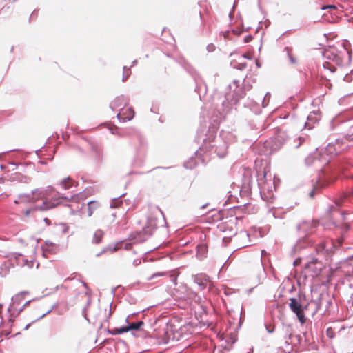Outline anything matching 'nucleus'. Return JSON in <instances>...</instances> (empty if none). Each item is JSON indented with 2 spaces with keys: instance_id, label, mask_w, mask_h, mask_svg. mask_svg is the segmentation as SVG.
<instances>
[{
  "instance_id": "12",
  "label": "nucleus",
  "mask_w": 353,
  "mask_h": 353,
  "mask_svg": "<svg viewBox=\"0 0 353 353\" xmlns=\"http://www.w3.org/2000/svg\"><path fill=\"white\" fill-rule=\"evenodd\" d=\"M320 120V116L318 111L311 112L307 117V121L305 123V128L312 130L314 128Z\"/></svg>"
},
{
  "instance_id": "54",
  "label": "nucleus",
  "mask_w": 353,
  "mask_h": 353,
  "mask_svg": "<svg viewBox=\"0 0 353 353\" xmlns=\"http://www.w3.org/2000/svg\"><path fill=\"white\" fill-rule=\"evenodd\" d=\"M297 246H299V248L302 247V245H301V241L298 242Z\"/></svg>"
},
{
  "instance_id": "5",
  "label": "nucleus",
  "mask_w": 353,
  "mask_h": 353,
  "mask_svg": "<svg viewBox=\"0 0 353 353\" xmlns=\"http://www.w3.org/2000/svg\"><path fill=\"white\" fill-rule=\"evenodd\" d=\"M26 294H28V292L23 291L12 297V301L8 308V313L9 314L8 322L11 326L14 321L16 318L15 314L19 309L17 307V305L21 304L22 301L24 299V295Z\"/></svg>"
},
{
  "instance_id": "45",
  "label": "nucleus",
  "mask_w": 353,
  "mask_h": 353,
  "mask_svg": "<svg viewBox=\"0 0 353 353\" xmlns=\"http://www.w3.org/2000/svg\"><path fill=\"white\" fill-rule=\"evenodd\" d=\"M251 40H252V37L251 36H248V37L245 38V43L250 42Z\"/></svg>"
},
{
  "instance_id": "2",
  "label": "nucleus",
  "mask_w": 353,
  "mask_h": 353,
  "mask_svg": "<svg viewBox=\"0 0 353 353\" xmlns=\"http://www.w3.org/2000/svg\"><path fill=\"white\" fill-rule=\"evenodd\" d=\"M197 141H203L201 150H213L219 157H224L227 154L228 145L221 138L216 137L213 132H210L208 137L203 138L199 134Z\"/></svg>"
},
{
  "instance_id": "13",
  "label": "nucleus",
  "mask_w": 353,
  "mask_h": 353,
  "mask_svg": "<svg viewBox=\"0 0 353 353\" xmlns=\"http://www.w3.org/2000/svg\"><path fill=\"white\" fill-rule=\"evenodd\" d=\"M193 281L194 283L197 285V289L201 291L206 288L209 277L204 274H197L193 276Z\"/></svg>"
},
{
  "instance_id": "49",
  "label": "nucleus",
  "mask_w": 353,
  "mask_h": 353,
  "mask_svg": "<svg viewBox=\"0 0 353 353\" xmlns=\"http://www.w3.org/2000/svg\"><path fill=\"white\" fill-rule=\"evenodd\" d=\"M61 288H65V289H66L67 288H66L65 286H64L63 285H60V286H57V290H58V289H61Z\"/></svg>"
},
{
  "instance_id": "17",
  "label": "nucleus",
  "mask_w": 353,
  "mask_h": 353,
  "mask_svg": "<svg viewBox=\"0 0 353 353\" xmlns=\"http://www.w3.org/2000/svg\"><path fill=\"white\" fill-rule=\"evenodd\" d=\"M317 156H318L317 154H310L305 159V163L307 165H314L315 166L319 165L321 159H318Z\"/></svg>"
},
{
  "instance_id": "31",
  "label": "nucleus",
  "mask_w": 353,
  "mask_h": 353,
  "mask_svg": "<svg viewBox=\"0 0 353 353\" xmlns=\"http://www.w3.org/2000/svg\"><path fill=\"white\" fill-rule=\"evenodd\" d=\"M243 86L245 92L250 90L252 88V84L250 83L248 79H244L243 81Z\"/></svg>"
},
{
  "instance_id": "15",
  "label": "nucleus",
  "mask_w": 353,
  "mask_h": 353,
  "mask_svg": "<svg viewBox=\"0 0 353 353\" xmlns=\"http://www.w3.org/2000/svg\"><path fill=\"white\" fill-rule=\"evenodd\" d=\"M252 177L249 171L245 172L243 175V180L241 185V192H248L251 188Z\"/></svg>"
},
{
  "instance_id": "6",
  "label": "nucleus",
  "mask_w": 353,
  "mask_h": 353,
  "mask_svg": "<svg viewBox=\"0 0 353 353\" xmlns=\"http://www.w3.org/2000/svg\"><path fill=\"white\" fill-rule=\"evenodd\" d=\"M335 179L336 177L332 176L330 174L327 173V171L321 172L318 177L316 183L314 185L313 190L310 192V196L313 197L316 191L327 186Z\"/></svg>"
},
{
  "instance_id": "16",
  "label": "nucleus",
  "mask_w": 353,
  "mask_h": 353,
  "mask_svg": "<svg viewBox=\"0 0 353 353\" xmlns=\"http://www.w3.org/2000/svg\"><path fill=\"white\" fill-rule=\"evenodd\" d=\"M61 188L63 190H69L75 187L74 181L70 177H66L59 182Z\"/></svg>"
},
{
  "instance_id": "61",
  "label": "nucleus",
  "mask_w": 353,
  "mask_h": 353,
  "mask_svg": "<svg viewBox=\"0 0 353 353\" xmlns=\"http://www.w3.org/2000/svg\"><path fill=\"white\" fill-rule=\"evenodd\" d=\"M112 216H113V217H114V218H115V216H116V214H115V213H113V214H112Z\"/></svg>"
},
{
  "instance_id": "40",
  "label": "nucleus",
  "mask_w": 353,
  "mask_h": 353,
  "mask_svg": "<svg viewBox=\"0 0 353 353\" xmlns=\"http://www.w3.org/2000/svg\"><path fill=\"white\" fill-rule=\"evenodd\" d=\"M335 6L334 5H328V6H323L321 8L322 10H326V9H335Z\"/></svg>"
},
{
  "instance_id": "41",
  "label": "nucleus",
  "mask_w": 353,
  "mask_h": 353,
  "mask_svg": "<svg viewBox=\"0 0 353 353\" xmlns=\"http://www.w3.org/2000/svg\"><path fill=\"white\" fill-rule=\"evenodd\" d=\"M10 334V331H2L0 333V339L1 338L2 335L8 336Z\"/></svg>"
},
{
  "instance_id": "11",
  "label": "nucleus",
  "mask_w": 353,
  "mask_h": 353,
  "mask_svg": "<svg viewBox=\"0 0 353 353\" xmlns=\"http://www.w3.org/2000/svg\"><path fill=\"white\" fill-rule=\"evenodd\" d=\"M345 146H343L342 141L336 139L334 143H330L326 148V152L330 154H337L341 153Z\"/></svg>"
},
{
  "instance_id": "57",
  "label": "nucleus",
  "mask_w": 353,
  "mask_h": 353,
  "mask_svg": "<svg viewBox=\"0 0 353 353\" xmlns=\"http://www.w3.org/2000/svg\"><path fill=\"white\" fill-rule=\"evenodd\" d=\"M0 168H1V170H3L5 168V166L3 165H1Z\"/></svg>"
},
{
  "instance_id": "51",
  "label": "nucleus",
  "mask_w": 353,
  "mask_h": 353,
  "mask_svg": "<svg viewBox=\"0 0 353 353\" xmlns=\"http://www.w3.org/2000/svg\"><path fill=\"white\" fill-rule=\"evenodd\" d=\"M137 60L133 61L132 63L131 67L134 66L137 64Z\"/></svg>"
},
{
  "instance_id": "9",
  "label": "nucleus",
  "mask_w": 353,
  "mask_h": 353,
  "mask_svg": "<svg viewBox=\"0 0 353 353\" xmlns=\"http://www.w3.org/2000/svg\"><path fill=\"white\" fill-rule=\"evenodd\" d=\"M323 264L317 258L312 257L305 263V268L312 273V276H316L321 272Z\"/></svg>"
},
{
  "instance_id": "55",
  "label": "nucleus",
  "mask_w": 353,
  "mask_h": 353,
  "mask_svg": "<svg viewBox=\"0 0 353 353\" xmlns=\"http://www.w3.org/2000/svg\"><path fill=\"white\" fill-rule=\"evenodd\" d=\"M29 327H30V324H28V325H26L24 329L25 330H28Z\"/></svg>"
},
{
  "instance_id": "25",
  "label": "nucleus",
  "mask_w": 353,
  "mask_h": 353,
  "mask_svg": "<svg viewBox=\"0 0 353 353\" xmlns=\"http://www.w3.org/2000/svg\"><path fill=\"white\" fill-rule=\"evenodd\" d=\"M284 50L286 52L287 56L290 61V63L293 65L296 64L297 61L295 57H294L291 54L292 49L289 47H285Z\"/></svg>"
},
{
  "instance_id": "43",
  "label": "nucleus",
  "mask_w": 353,
  "mask_h": 353,
  "mask_svg": "<svg viewBox=\"0 0 353 353\" xmlns=\"http://www.w3.org/2000/svg\"><path fill=\"white\" fill-rule=\"evenodd\" d=\"M341 202H342V199H337L336 201H335V204L337 205V206H340L341 205Z\"/></svg>"
},
{
  "instance_id": "32",
  "label": "nucleus",
  "mask_w": 353,
  "mask_h": 353,
  "mask_svg": "<svg viewBox=\"0 0 353 353\" xmlns=\"http://www.w3.org/2000/svg\"><path fill=\"white\" fill-rule=\"evenodd\" d=\"M270 98V94L269 92H267L262 100V106L263 108H265L268 105Z\"/></svg>"
},
{
  "instance_id": "28",
  "label": "nucleus",
  "mask_w": 353,
  "mask_h": 353,
  "mask_svg": "<svg viewBox=\"0 0 353 353\" xmlns=\"http://www.w3.org/2000/svg\"><path fill=\"white\" fill-rule=\"evenodd\" d=\"M123 195V194L121 195L119 197L114 198L110 203V208H117V206H119L122 202L121 201L119 200V198L121 196H122Z\"/></svg>"
},
{
  "instance_id": "47",
  "label": "nucleus",
  "mask_w": 353,
  "mask_h": 353,
  "mask_svg": "<svg viewBox=\"0 0 353 353\" xmlns=\"http://www.w3.org/2000/svg\"><path fill=\"white\" fill-rule=\"evenodd\" d=\"M130 247H131V244H130V243H126L125 244V250H128V249H130Z\"/></svg>"
},
{
  "instance_id": "53",
  "label": "nucleus",
  "mask_w": 353,
  "mask_h": 353,
  "mask_svg": "<svg viewBox=\"0 0 353 353\" xmlns=\"http://www.w3.org/2000/svg\"><path fill=\"white\" fill-rule=\"evenodd\" d=\"M44 221L46 223H47L48 224H49V220L47 219V218H45L44 219Z\"/></svg>"
},
{
  "instance_id": "27",
  "label": "nucleus",
  "mask_w": 353,
  "mask_h": 353,
  "mask_svg": "<svg viewBox=\"0 0 353 353\" xmlns=\"http://www.w3.org/2000/svg\"><path fill=\"white\" fill-rule=\"evenodd\" d=\"M46 245L47 248L45 250H43V255L45 257H47L46 256L47 253L48 252L52 251L53 248L55 247V245L53 243L46 242Z\"/></svg>"
},
{
  "instance_id": "24",
  "label": "nucleus",
  "mask_w": 353,
  "mask_h": 353,
  "mask_svg": "<svg viewBox=\"0 0 353 353\" xmlns=\"http://www.w3.org/2000/svg\"><path fill=\"white\" fill-rule=\"evenodd\" d=\"M144 324L143 321H139L136 323H132L128 325L129 331L130 330H138Z\"/></svg>"
},
{
  "instance_id": "10",
  "label": "nucleus",
  "mask_w": 353,
  "mask_h": 353,
  "mask_svg": "<svg viewBox=\"0 0 353 353\" xmlns=\"http://www.w3.org/2000/svg\"><path fill=\"white\" fill-rule=\"evenodd\" d=\"M290 303L289 306L292 311L296 314L299 321L301 323H304L305 321V314L302 309V305L295 298L290 299Z\"/></svg>"
},
{
  "instance_id": "1",
  "label": "nucleus",
  "mask_w": 353,
  "mask_h": 353,
  "mask_svg": "<svg viewBox=\"0 0 353 353\" xmlns=\"http://www.w3.org/2000/svg\"><path fill=\"white\" fill-rule=\"evenodd\" d=\"M83 196L81 192L78 195H71L70 197L63 196L52 186H48L46 188H36L30 194H19L14 203L17 205H30V208L23 211L21 219L26 221L37 210L46 211L54 208L61 203L62 199L79 202Z\"/></svg>"
},
{
  "instance_id": "60",
  "label": "nucleus",
  "mask_w": 353,
  "mask_h": 353,
  "mask_svg": "<svg viewBox=\"0 0 353 353\" xmlns=\"http://www.w3.org/2000/svg\"><path fill=\"white\" fill-rule=\"evenodd\" d=\"M289 328H290V327H289V326H288V327H287V331H286V332H287V333H289V330H289Z\"/></svg>"
},
{
  "instance_id": "36",
  "label": "nucleus",
  "mask_w": 353,
  "mask_h": 353,
  "mask_svg": "<svg viewBox=\"0 0 353 353\" xmlns=\"http://www.w3.org/2000/svg\"><path fill=\"white\" fill-rule=\"evenodd\" d=\"M165 274V273L163 272H157V273H154L152 275H151L148 279V280L150 281V280H153L154 279H156L157 277H159V276H162Z\"/></svg>"
},
{
  "instance_id": "4",
  "label": "nucleus",
  "mask_w": 353,
  "mask_h": 353,
  "mask_svg": "<svg viewBox=\"0 0 353 353\" xmlns=\"http://www.w3.org/2000/svg\"><path fill=\"white\" fill-rule=\"evenodd\" d=\"M347 54L348 51L343 44L340 46V49L336 47H330L323 52V56L326 59L334 62L338 65L343 63V60Z\"/></svg>"
},
{
  "instance_id": "46",
  "label": "nucleus",
  "mask_w": 353,
  "mask_h": 353,
  "mask_svg": "<svg viewBox=\"0 0 353 353\" xmlns=\"http://www.w3.org/2000/svg\"><path fill=\"white\" fill-rule=\"evenodd\" d=\"M241 57H242V58H243V59H251V57H249V56H248V54H243L241 55Z\"/></svg>"
},
{
  "instance_id": "59",
  "label": "nucleus",
  "mask_w": 353,
  "mask_h": 353,
  "mask_svg": "<svg viewBox=\"0 0 353 353\" xmlns=\"http://www.w3.org/2000/svg\"><path fill=\"white\" fill-rule=\"evenodd\" d=\"M207 205H208V204H205V205H202V206H201V208H202V209H203V208H205L207 206Z\"/></svg>"
},
{
  "instance_id": "42",
  "label": "nucleus",
  "mask_w": 353,
  "mask_h": 353,
  "mask_svg": "<svg viewBox=\"0 0 353 353\" xmlns=\"http://www.w3.org/2000/svg\"><path fill=\"white\" fill-rule=\"evenodd\" d=\"M140 263H141V259H135V260H134V261H133V265H134V266H137V265H139Z\"/></svg>"
},
{
  "instance_id": "38",
  "label": "nucleus",
  "mask_w": 353,
  "mask_h": 353,
  "mask_svg": "<svg viewBox=\"0 0 353 353\" xmlns=\"http://www.w3.org/2000/svg\"><path fill=\"white\" fill-rule=\"evenodd\" d=\"M325 249V243L321 242L319 244L318 248H316V251L318 252H322Z\"/></svg>"
},
{
  "instance_id": "35",
  "label": "nucleus",
  "mask_w": 353,
  "mask_h": 353,
  "mask_svg": "<svg viewBox=\"0 0 353 353\" xmlns=\"http://www.w3.org/2000/svg\"><path fill=\"white\" fill-rule=\"evenodd\" d=\"M30 302H31V301H30V300H29V301H26V302L23 304V305L21 307H20V308H19V309H18V310L17 311V312H16V314H15L16 317H17V316H18V315H19V314H20V313L23 310V309H24L26 307H27L28 305H29V304H30Z\"/></svg>"
},
{
  "instance_id": "22",
  "label": "nucleus",
  "mask_w": 353,
  "mask_h": 353,
  "mask_svg": "<svg viewBox=\"0 0 353 353\" xmlns=\"http://www.w3.org/2000/svg\"><path fill=\"white\" fill-rule=\"evenodd\" d=\"M103 236V232L101 230H97L94 232L92 241L98 244L101 243V239Z\"/></svg>"
},
{
  "instance_id": "62",
  "label": "nucleus",
  "mask_w": 353,
  "mask_h": 353,
  "mask_svg": "<svg viewBox=\"0 0 353 353\" xmlns=\"http://www.w3.org/2000/svg\"><path fill=\"white\" fill-rule=\"evenodd\" d=\"M261 179H259V182H258L259 185H261Z\"/></svg>"
},
{
  "instance_id": "30",
  "label": "nucleus",
  "mask_w": 353,
  "mask_h": 353,
  "mask_svg": "<svg viewBox=\"0 0 353 353\" xmlns=\"http://www.w3.org/2000/svg\"><path fill=\"white\" fill-rule=\"evenodd\" d=\"M115 332L118 334H123L124 332H129L128 325L123 326V327H119V328H116Z\"/></svg>"
},
{
  "instance_id": "23",
  "label": "nucleus",
  "mask_w": 353,
  "mask_h": 353,
  "mask_svg": "<svg viewBox=\"0 0 353 353\" xmlns=\"http://www.w3.org/2000/svg\"><path fill=\"white\" fill-rule=\"evenodd\" d=\"M323 67L325 72H327L330 74H332L336 71V67L329 61H325L323 64Z\"/></svg>"
},
{
  "instance_id": "26",
  "label": "nucleus",
  "mask_w": 353,
  "mask_h": 353,
  "mask_svg": "<svg viewBox=\"0 0 353 353\" xmlns=\"http://www.w3.org/2000/svg\"><path fill=\"white\" fill-rule=\"evenodd\" d=\"M196 84H198L197 82H196ZM195 91L197 92V93L199 94V97H201V92H203V94L206 93L207 88H206L205 84L199 85H196V88H195Z\"/></svg>"
},
{
  "instance_id": "50",
  "label": "nucleus",
  "mask_w": 353,
  "mask_h": 353,
  "mask_svg": "<svg viewBox=\"0 0 353 353\" xmlns=\"http://www.w3.org/2000/svg\"><path fill=\"white\" fill-rule=\"evenodd\" d=\"M80 282L83 284V287H84V288H88V285H87V283H85V282H83V281H80Z\"/></svg>"
},
{
  "instance_id": "56",
  "label": "nucleus",
  "mask_w": 353,
  "mask_h": 353,
  "mask_svg": "<svg viewBox=\"0 0 353 353\" xmlns=\"http://www.w3.org/2000/svg\"><path fill=\"white\" fill-rule=\"evenodd\" d=\"M267 330H268V332L269 333H272V332H273V331H274V330H273V329H272V330H268V329H267Z\"/></svg>"
},
{
  "instance_id": "3",
  "label": "nucleus",
  "mask_w": 353,
  "mask_h": 353,
  "mask_svg": "<svg viewBox=\"0 0 353 353\" xmlns=\"http://www.w3.org/2000/svg\"><path fill=\"white\" fill-rule=\"evenodd\" d=\"M230 92L225 95L226 101H223L222 111L228 112L241 99L243 98L245 95V91L243 86H240V81L239 80H234L229 85Z\"/></svg>"
},
{
  "instance_id": "52",
  "label": "nucleus",
  "mask_w": 353,
  "mask_h": 353,
  "mask_svg": "<svg viewBox=\"0 0 353 353\" xmlns=\"http://www.w3.org/2000/svg\"><path fill=\"white\" fill-rule=\"evenodd\" d=\"M185 166L187 168H190V169L192 168V165H188L187 164H185Z\"/></svg>"
},
{
  "instance_id": "21",
  "label": "nucleus",
  "mask_w": 353,
  "mask_h": 353,
  "mask_svg": "<svg viewBox=\"0 0 353 353\" xmlns=\"http://www.w3.org/2000/svg\"><path fill=\"white\" fill-rule=\"evenodd\" d=\"M118 249H119V244H115V245H109L108 246H107L106 248H103L101 252L97 253L96 254V256L97 257H99L102 254L108 252V251H110L111 253L117 251Z\"/></svg>"
},
{
  "instance_id": "37",
  "label": "nucleus",
  "mask_w": 353,
  "mask_h": 353,
  "mask_svg": "<svg viewBox=\"0 0 353 353\" xmlns=\"http://www.w3.org/2000/svg\"><path fill=\"white\" fill-rule=\"evenodd\" d=\"M56 307H57L56 304L53 305L50 309H48V310L46 313L42 314L40 317H39L37 320H40V319H43L46 315L50 314Z\"/></svg>"
},
{
  "instance_id": "19",
  "label": "nucleus",
  "mask_w": 353,
  "mask_h": 353,
  "mask_svg": "<svg viewBox=\"0 0 353 353\" xmlns=\"http://www.w3.org/2000/svg\"><path fill=\"white\" fill-rule=\"evenodd\" d=\"M100 204L98 201H90L88 203V216H91L94 213V211L99 208Z\"/></svg>"
},
{
  "instance_id": "29",
  "label": "nucleus",
  "mask_w": 353,
  "mask_h": 353,
  "mask_svg": "<svg viewBox=\"0 0 353 353\" xmlns=\"http://www.w3.org/2000/svg\"><path fill=\"white\" fill-rule=\"evenodd\" d=\"M130 75V68H127L126 66L123 67V78L122 81H125L129 76Z\"/></svg>"
},
{
  "instance_id": "7",
  "label": "nucleus",
  "mask_w": 353,
  "mask_h": 353,
  "mask_svg": "<svg viewBox=\"0 0 353 353\" xmlns=\"http://www.w3.org/2000/svg\"><path fill=\"white\" fill-rule=\"evenodd\" d=\"M318 224L317 220H304L297 225L296 229L300 235L307 236L314 232Z\"/></svg>"
},
{
  "instance_id": "34",
  "label": "nucleus",
  "mask_w": 353,
  "mask_h": 353,
  "mask_svg": "<svg viewBox=\"0 0 353 353\" xmlns=\"http://www.w3.org/2000/svg\"><path fill=\"white\" fill-rule=\"evenodd\" d=\"M233 67L234 68L238 69V70H243L246 68L247 63H245V62L244 63H236L235 65H233Z\"/></svg>"
},
{
  "instance_id": "63",
  "label": "nucleus",
  "mask_w": 353,
  "mask_h": 353,
  "mask_svg": "<svg viewBox=\"0 0 353 353\" xmlns=\"http://www.w3.org/2000/svg\"><path fill=\"white\" fill-rule=\"evenodd\" d=\"M256 65H257L258 67H260V65H259V63L257 61H256Z\"/></svg>"
},
{
  "instance_id": "48",
  "label": "nucleus",
  "mask_w": 353,
  "mask_h": 353,
  "mask_svg": "<svg viewBox=\"0 0 353 353\" xmlns=\"http://www.w3.org/2000/svg\"><path fill=\"white\" fill-rule=\"evenodd\" d=\"M350 76H348V75H346V76H345V77H344V80H345V81H350Z\"/></svg>"
},
{
  "instance_id": "44",
  "label": "nucleus",
  "mask_w": 353,
  "mask_h": 353,
  "mask_svg": "<svg viewBox=\"0 0 353 353\" xmlns=\"http://www.w3.org/2000/svg\"><path fill=\"white\" fill-rule=\"evenodd\" d=\"M299 140L300 141V142H299V143L296 145V147H297V148L300 146V145L301 144V142H302V141H305V138H303V137H299Z\"/></svg>"
},
{
  "instance_id": "18",
  "label": "nucleus",
  "mask_w": 353,
  "mask_h": 353,
  "mask_svg": "<svg viewBox=\"0 0 353 353\" xmlns=\"http://www.w3.org/2000/svg\"><path fill=\"white\" fill-rule=\"evenodd\" d=\"M126 114L127 115L125 117H122L121 113H118L117 114V117L118 118L119 120L122 121L123 122L130 121L134 117V112L132 108H128L127 110Z\"/></svg>"
},
{
  "instance_id": "33",
  "label": "nucleus",
  "mask_w": 353,
  "mask_h": 353,
  "mask_svg": "<svg viewBox=\"0 0 353 353\" xmlns=\"http://www.w3.org/2000/svg\"><path fill=\"white\" fill-rule=\"evenodd\" d=\"M90 299H89L87 302V304L86 305L83 307V310H82V314H83V317L88 321H89V319L88 318V314H87V309L88 307V306L90 305Z\"/></svg>"
},
{
  "instance_id": "58",
  "label": "nucleus",
  "mask_w": 353,
  "mask_h": 353,
  "mask_svg": "<svg viewBox=\"0 0 353 353\" xmlns=\"http://www.w3.org/2000/svg\"><path fill=\"white\" fill-rule=\"evenodd\" d=\"M70 279H70V277H68V278H66V279L64 280V281H70Z\"/></svg>"
},
{
  "instance_id": "14",
  "label": "nucleus",
  "mask_w": 353,
  "mask_h": 353,
  "mask_svg": "<svg viewBox=\"0 0 353 353\" xmlns=\"http://www.w3.org/2000/svg\"><path fill=\"white\" fill-rule=\"evenodd\" d=\"M129 103V99L123 95L116 97L110 104L112 110H115L121 106H125Z\"/></svg>"
},
{
  "instance_id": "39",
  "label": "nucleus",
  "mask_w": 353,
  "mask_h": 353,
  "mask_svg": "<svg viewBox=\"0 0 353 353\" xmlns=\"http://www.w3.org/2000/svg\"><path fill=\"white\" fill-rule=\"evenodd\" d=\"M206 49L209 52H212L215 50V46L214 44L210 43L207 46Z\"/></svg>"
},
{
  "instance_id": "20",
  "label": "nucleus",
  "mask_w": 353,
  "mask_h": 353,
  "mask_svg": "<svg viewBox=\"0 0 353 353\" xmlns=\"http://www.w3.org/2000/svg\"><path fill=\"white\" fill-rule=\"evenodd\" d=\"M196 248H197L196 256L199 259H203L207 254V251H208L207 246L204 244H199L197 245Z\"/></svg>"
},
{
  "instance_id": "8",
  "label": "nucleus",
  "mask_w": 353,
  "mask_h": 353,
  "mask_svg": "<svg viewBox=\"0 0 353 353\" xmlns=\"http://www.w3.org/2000/svg\"><path fill=\"white\" fill-rule=\"evenodd\" d=\"M158 221L156 218L148 217L147 219L146 225L142 228L141 231L137 232L139 241H145V238L143 235L150 236L152 234L154 230L157 227Z\"/></svg>"
}]
</instances>
